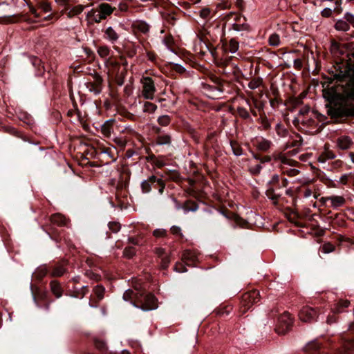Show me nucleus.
I'll return each instance as SVG.
<instances>
[{
	"label": "nucleus",
	"mask_w": 354,
	"mask_h": 354,
	"mask_svg": "<svg viewBox=\"0 0 354 354\" xmlns=\"http://www.w3.org/2000/svg\"><path fill=\"white\" fill-rule=\"evenodd\" d=\"M29 151L32 154L34 157L37 158L41 157L43 156V154L45 152V149L42 147L34 145L30 147V148L29 149Z\"/></svg>",
	"instance_id": "38"
},
{
	"label": "nucleus",
	"mask_w": 354,
	"mask_h": 354,
	"mask_svg": "<svg viewBox=\"0 0 354 354\" xmlns=\"http://www.w3.org/2000/svg\"><path fill=\"white\" fill-rule=\"evenodd\" d=\"M247 289V291L245 290V308H250L252 304L259 301V292L254 288Z\"/></svg>",
	"instance_id": "15"
},
{
	"label": "nucleus",
	"mask_w": 354,
	"mask_h": 354,
	"mask_svg": "<svg viewBox=\"0 0 354 354\" xmlns=\"http://www.w3.org/2000/svg\"><path fill=\"white\" fill-rule=\"evenodd\" d=\"M182 260L188 266H194L198 261L196 254L190 250H186L182 255Z\"/></svg>",
	"instance_id": "20"
},
{
	"label": "nucleus",
	"mask_w": 354,
	"mask_h": 354,
	"mask_svg": "<svg viewBox=\"0 0 354 354\" xmlns=\"http://www.w3.org/2000/svg\"><path fill=\"white\" fill-rule=\"evenodd\" d=\"M230 146L235 156H241L243 153L241 145L238 141L230 140Z\"/></svg>",
	"instance_id": "36"
},
{
	"label": "nucleus",
	"mask_w": 354,
	"mask_h": 354,
	"mask_svg": "<svg viewBox=\"0 0 354 354\" xmlns=\"http://www.w3.org/2000/svg\"><path fill=\"white\" fill-rule=\"evenodd\" d=\"M183 207L185 212H196L198 209V205L193 201L188 200L184 203Z\"/></svg>",
	"instance_id": "39"
},
{
	"label": "nucleus",
	"mask_w": 354,
	"mask_h": 354,
	"mask_svg": "<svg viewBox=\"0 0 354 354\" xmlns=\"http://www.w3.org/2000/svg\"><path fill=\"white\" fill-rule=\"evenodd\" d=\"M252 142L254 147L261 151H268L272 145V142L270 140H268L262 137L255 138L252 140Z\"/></svg>",
	"instance_id": "18"
},
{
	"label": "nucleus",
	"mask_w": 354,
	"mask_h": 354,
	"mask_svg": "<svg viewBox=\"0 0 354 354\" xmlns=\"http://www.w3.org/2000/svg\"><path fill=\"white\" fill-rule=\"evenodd\" d=\"M293 324V319L289 313H283L279 318V325L276 330L279 334H284L290 330Z\"/></svg>",
	"instance_id": "9"
},
{
	"label": "nucleus",
	"mask_w": 354,
	"mask_h": 354,
	"mask_svg": "<svg viewBox=\"0 0 354 354\" xmlns=\"http://www.w3.org/2000/svg\"><path fill=\"white\" fill-rule=\"evenodd\" d=\"M156 174L160 176L152 175L147 180H145L141 183V189L143 193H149L151 191L152 187L158 189L160 194H162L165 188V183L162 179V175L160 172H156Z\"/></svg>",
	"instance_id": "5"
},
{
	"label": "nucleus",
	"mask_w": 354,
	"mask_h": 354,
	"mask_svg": "<svg viewBox=\"0 0 354 354\" xmlns=\"http://www.w3.org/2000/svg\"><path fill=\"white\" fill-rule=\"evenodd\" d=\"M314 111V110H310L308 106H304L300 109L297 116H301V118H304L311 113V112Z\"/></svg>",
	"instance_id": "57"
},
{
	"label": "nucleus",
	"mask_w": 354,
	"mask_h": 354,
	"mask_svg": "<svg viewBox=\"0 0 354 354\" xmlns=\"http://www.w3.org/2000/svg\"><path fill=\"white\" fill-rule=\"evenodd\" d=\"M344 19L348 24H354V15L353 14L349 12L346 13L344 15Z\"/></svg>",
	"instance_id": "64"
},
{
	"label": "nucleus",
	"mask_w": 354,
	"mask_h": 354,
	"mask_svg": "<svg viewBox=\"0 0 354 354\" xmlns=\"http://www.w3.org/2000/svg\"><path fill=\"white\" fill-rule=\"evenodd\" d=\"M31 62L33 66L37 68L36 75L37 76L42 75L45 72V68L41 60L37 57H34L31 59Z\"/></svg>",
	"instance_id": "30"
},
{
	"label": "nucleus",
	"mask_w": 354,
	"mask_h": 354,
	"mask_svg": "<svg viewBox=\"0 0 354 354\" xmlns=\"http://www.w3.org/2000/svg\"><path fill=\"white\" fill-rule=\"evenodd\" d=\"M281 171L283 174H285L290 177L296 176L299 174V170L295 168L288 169L281 167Z\"/></svg>",
	"instance_id": "55"
},
{
	"label": "nucleus",
	"mask_w": 354,
	"mask_h": 354,
	"mask_svg": "<svg viewBox=\"0 0 354 354\" xmlns=\"http://www.w3.org/2000/svg\"><path fill=\"white\" fill-rule=\"evenodd\" d=\"M97 8L100 12L101 15L105 17V19H106L108 16L111 15L116 9L115 7H112L107 3H102L99 4Z\"/></svg>",
	"instance_id": "25"
},
{
	"label": "nucleus",
	"mask_w": 354,
	"mask_h": 354,
	"mask_svg": "<svg viewBox=\"0 0 354 354\" xmlns=\"http://www.w3.org/2000/svg\"><path fill=\"white\" fill-rule=\"evenodd\" d=\"M66 262L53 261L38 267L32 274V277L41 281L47 275L52 277H59L66 272Z\"/></svg>",
	"instance_id": "3"
},
{
	"label": "nucleus",
	"mask_w": 354,
	"mask_h": 354,
	"mask_svg": "<svg viewBox=\"0 0 354 354\" xmlns=\"http://www.w3.org/2000/svg\"><path fill=\"white\" fill-rule=\"evenodd\" d=\"M262 83V80L259 77H257L250 81L248 84V86L251 89H255L258 88Z\"/></svg>",
	"instance_id": "58"
},
{
	"label": "nucleus",
	"mask_w": 354,
	"mask_h": 354,
	"mask_svg": "<svg viewBox=\"0 0 354 354\" xmlns=\"http://www.w3.org/2000/svg\"><path fill=\"white\" fill-rule=\"evenodd\" d=\"M335 28L337 30L347 31L348 30L350 26L346 21L339 19L336 22Z\"/></svg>",
	"instance_id": "42"
},
{
	"label": "nucleus",
	"mask_w": 354,
	"mask_h": 354,
	"mask_svg": "<svg viewBox=\"0 0 354 354\" xmlns=\"http://www.w3.org/2000/svg\"><path fill=\"white\" fill-rule=\"evenodd\" d=\"M158 123L162 127H166L171 122V118L167 115H161L158 118Z\"/></svg>",
	"instance_id": "50"
},
{
	"label": "nucleus",
	"mask_w": 354,
	"mask_h": 354,
	"mask_svg": "<svg viewBox=\"0 0 354 354\" xmlns=\"http://www.w3.org/2000/svg\"><path fill=\"white\" fill-rule=\"evenodd\" d=\"M97 53L102 58L106 57L110 53V48L106 46H101L97 48Z\"/></svg>",
	"instance_id": "48"
},
{
	"label": "nucleus",
	"mask_w": 354,
	"mask_h": 354,
	"mask_svg": "<svg viewBox=\"0 0 354 354\" xmlns=\"http://www.w3.org/2000/svg\"><path fill=\"white\" fill-rule=\"evenodd\" d=\"M349 305L350 301L348 300L341 299L335 305L333 312L334 313H339L342 312L343 308L348 307Z\"/></svg>",
	"instance_id": "34"
},
{
	"label": "nucleus",
	"mask_w": 354,
	"mask_h": 354,
	"mask_svg": "<svg viewBox=\"0 0 354 354\" xmlns=\"http://www.w3.org/2000/svg\"><path fill=\"white\" fill-rule=\"evenodd\" d=\"M114 120H109L106 121L101 127V131L102 134L106 137L109 138L111 135L112 131H113V124L115 123Z\"/></svg>",
	"instance_id": "27"
},
{
	"label": "nucleus",
	"mask_w": 354,
	"mask_h": 354,
	"mask_svg": "<svg viewBox=\"0 0 354 354\" xmlns=\"http://www.w3.org/2000/svg\"><path fill=\"white\" fill-rule=\"evenodd\" d=\"M242 15L239 12H231L230 20L233 21L232 24V29L235 31H242L243 30V22H241Z\"/></svg>",
	"instance_id": "19"
},
{
	"label": "nucleus",
	"mask_w": 354,
	"mask_h": 354,
	"mask_svg": "<svg viewBox=\"0 0 354 354\" xmlns=\"http://www.w3.org/2000/svg\"><path fill=\"white\" fill-rule=\"evenodd\" d=\"M93 292L94 296H91V298L90 300V303L93 301L97 304L100 301H101L104 298L105 288L102 285H97L93 288Z\"/></svg>",
	"instance_id": "21"
},
{
	"label": "nucleus",
	"mask_w": 354,
	"mask_h": 354,
	"mask_svg": "<svg viewBox=\"0 0 354 354\" xmlns=\"http://www.w3.org/2000/svg\"><path fill=\"white\" fill-rule=\"evenodd\" d=\"M319 348V344L317 341H312L304 347L301 354H317Z\"/></svg>",
	"instance_id": "23"
},
{
	"label": "nucleus",
	"mask_w": 354,
	"mask_h": 354,
	"mask_svg": "<svg viewBox=\"0 0 354 354\" xmlns=\"http://www.w3.org/2000/svg\"><path fill=\"white\" fill-rule=\"evenodd\" d=\"M131 289L127 290L123 294V299L129 301L134 306L147 311L156 309L157 306V299L151 292H147L145 284L139 280L132 281Z\"/></svg>",
	"instance_id": "2"
},
{
	"label": "nucleus",
	"mask_w": 354,
	"mask_h": 354,
	"mask_svg": "<svg viewBox=\"0 0 354 354\" xmlns=\"http://www.w3.org/2000/svg\"><path fill=\"white\" fill-rule=\"evenodd\" d=\"M297 139L292 140L291 142H290L287 147H299L303 144V140L301 138L300 136H297Z\"/></svg>",
	"instance_id": "60"
},
{
	"label": "nucleus",
	"mask_w": 354,
	"mask_h": 354,
	"mask_svg": "<svg viewBox=\"0 0 354 354\" xmlns=\"http://www.w3.org/2000/svg\"><path fill=\"white\" fill-rule=\"evenodd\" d=\"M335 158V153L329 148L328 145L326 144L324 147L323 151L320 153L317 158V161L319 163H325L326 161L333 160Z\"/></svg>",
	"instance_id": "17"
},
{
	"label": "nucleus",
	"mask_w": 354,
	"mask_h": 354,
	"mask_svg": "<svg viewBox=\"0 0 354 354\" xmlns=\"http://www.w3.org/2000/svg\"><path fill=\"white\" fill-rule=\"evenodd\" d=\"M42 229L49 235L50 239L56 242H59L63 237V230L59 229V227L55 225L46 224L42 226Z\"/></svg>",
	"instance_id": "13"
},
{
	"label": "nucleus",
	"mask_w": 354,
	"mask_h": 354,
	"mask_svg": "<svg viewBox=\"0 0 354 354\" xmlns=\"http://www.w3.org/2000/svg\"><path fill=\"white\" fill-rule=\"evenodd\" d=\"M153 235L156 237H165L167 236V231L164 229H156L153 232Z\"/></svg>",
	"instance_id": "61"
},
{
	"label": "nucleus",
	"mask_w": 354,
	"mask_h": 354,
	"mask_svg": "<svg viewBox=\"0 0 354 354\" xmlns=\"http://www.w3.org/2000/svg\"><path fill=\"white\" fill-rule=\"evenodd\" d=\"M109 230L113 233H116L120 231L121 228V225L118 222L111 221L108 224Z\"/></svg>",
	"instance_id": "56"
},
{
	"label": "nucleus",
	"mask_w": 354,
	"mask_h": 354,
	"mask_svg": "<svg viewBox=\"0 0 354 354\" xmlns=\"http://www.w3.org/2000/svg\"><path fill=\"white\" fill-rule=\"evenodd\" d=\"M170 232L172 234L176 236L180 241H183L184 239V235L182 234L181 229L180 227L173 225L170 228Z\"/></svg>",
	"instance_id": "46"
},
{
	"label": "nucleus",
	"mask_w": 354,
	"mask_h": 354,
	"mask_svg": "<svg viewBox=\"0 0 354 354\" xmlns=\"http://www.w3.org/2000/svg\"><path fill=\"white\" fill-rule=\"evenodd\" d=\"M89 292V288L88 286H82L80 290H75L73 294L72 295L74 297H84L86 294Z\"/></svg>",
	"instance_id": "45"
},
{
	"label": "nucleus",
	"mask_w": 354,
	"mask_h": 354,
	"mask_svg": "<svg viewBox=\"0 0 354 354\" xmlns=\"http://www.w3.org/2000/svg\"><path fill=\"white\" fill-rule=\"evenodd\" d=\"M37 7L42 12H48L52 10L51 4L46 0H40L37 3Z\"/></svg>",
	"instance_id": "35"
},
{
	"label": "nucleus",
	"mask_w": 354,
	"mask_h": 354,
	"mask_svg": "<svg viewBox=\"0 0 354 354\" xmlns=\"http://www.w3.org/2000/svg\"><path fill=\"white\" fill-rule=\"evenodd\" d=\"M266 196L268 198L272 200L274 203H277L281 195L277 194L274 189H269L266 191Z\"/></svg>",
	"instance_id": "44"
},
{
	"label": "nucleus",
	"mask_w": 354,
	"mask_h": 354,
	"mask_svg": "<svg viewBox=\"0 0 354 354\" xmlns=\"http://www.w3.org/2000/svg\"><path fill=\"white\" fill-rule=\"evenodd\" d=\"M209 80L216 85L215 86L216 89L218 91L223 90V80L222 79L215 75L212 74L209 76Z\"/></svg>",
	"instance_id": "41"
},
{
	"label": "nucleus",
	"mask_w": 354,
	"mask_h": 354,
	"mask_svg": "<svg viewBox=\"0 0 354 354\" xmlns=\"http://www.w3.org/2000/svg\"><path fill=\"white\" fill-rule=\"evenodd\" d=\"M94 81L92 82H88L86 84V88L91 91L94 93L95 95L100 94L102 90V77L97 73H95L93 75Z\"/></svg>",
	"instance_id": "16"
},
{
	"label": "nucleus",
	"mask_w": 354,
	"mask_h": 354,
	"mask_svg": "<svg viewBox=\"0 0 354 354\" xmlns=\"http://www.w3.org/2000/svg\"><path fill=\"white\" fill-rule=\"evenodd\" d=\"M93 12V20L95 23H100L102 20L105 19V17L101 15L100 12L97 8L92 9Z\"/></svg>",
	"instance_id": "53"
},
{
	"label": "nucleus",
	"mask_w": 354,
	"mask_h": 354,
	"mask_svg": "<svg viewBox=\"0 0 354 354\" xmlns=\"http://www.w3.org/2000/svg\"><path fill=\"white\" fill-rule=\"evenodd\" d=\"M87 276L92 280H94L95 281H99L101 280V276L97 273H95L92 271L87 272H86Z\"/></svg>",
	"instance_id": "63"
},
{
	"label": "nucleus",
	"mask_w": 354,
	"mask_h": 354,
	"mask_svg": "<svg viewBox=\"0 0 354 354\" xmlns=\"http://www.w3.org/2000/svg\"><path fill=\"white\" fill-rule=\"evenodd\" d=\"M353 142L351 138L347 136H342L337 138V146L339 149L346 150L348 149Z\"/></svg>",
	"instance_id": "22"
},
{
	"label": "nucleus",
	"mask_w": 354,
	"mask_h": 354,
	"mask_svg": "<svg viewBox=\"0 0 354 354\" xmlns=\"http://www.w3.org/2000/svg\"><path fill=\"white\" fill-rule=\"evenodd\" d=\"M320 202L326 204L327 202L330 203V207L333 209H337L342 207L346 203V198L343 196L332 195L330 196L322 197Z\"/></svg>",
	"instance_id": "12"
},
{
	"label": "nucleus",
	"mask_w": 354,
	"mask_h": 354,
	"mask_svg": "<svg viewBox=\"0 0 354 354\" xmlns=\"http://www.w3.org/2000/svg\"><path fill=\"white\" fill-rule=\"evenodd\" d=\"M30 290L34 301L37 306L48 310L50 300L46 290L41 289L36 285L30 283Z\"/></svg>",
	"instance_id": "6"
},
{
	"label": "nucleus",
	"mask_w": 354,
	"mask_h": 354,
	"mask_svg": "<svg viewBox=\"0 0 354 354\" xmlns=\"http://www.w3.org/2000/svg\"><path fill=\"white\" fill-rule=\"evenodd\" d=\"M57 227L65 226L67 224L66 218L59 214H53L50 218V223Z\"/></svg>",
	"instance_id": "24"
},
{
	"label": "nucleus",
	"mask_w": 354,
	"mask_h": 354,
	"mask_svg": "<svg viewBox=\"0 0 354 354\" xmlns=\"http://www.w3.org/2000/svg\"><path fill=\"white\" fill-rule=\"evenodd\" d=\"M298 152L297 149L292 151L291 152H288L287 153H279L274 156V160L280 164V168H287L286 166L297 167L299 165V162L293 159H292L289 153H291L292 155L296 154Z\"/></svg>",
	"instance_id": "7"
},
{
	"label": "nucleus",
	"mask_w": 354,
	"mask_h": 354,
	"mask_svg": "<svg viewBox=\"0 0 354 354\" xmlns=\"http://www.w3.org/2000/svg\"><path fill=\"white\" fill-rule=\"evenodd\" d=\"M319 115L317 111H314L304 118L297 116L295 122L301 124L304 127H315L317 124V120H319Z\"/></svg>",
	"instance_id": "11"
},
{
	"label": "nucleus",
	"mask_w": 354,
	"mask_h": 354,
	"mask_svg": "<svg viewBox=\"0 0 354 354\" xmlns=\"http://www.w3.org/2000/svg\"><path fill=\"white\" fill-rule=\"evenodd\" d=\"M269 44L272 46H278L280 44V38L279 35L276 33L272 34L268 39Z\"/></svg>",
	"instance_id": "49"
},
{
	"label": "nucleus",
	"mask_w": 354,
	"mask_h": 354,
	"mask_svg": "<svg viewBox=\"0 0 354 354\" xmlns=\"http://www.w3.org/2000/svg\"><path fill=\"white\" fill-rule=\"evenodd\" d=\"M156 109L157 106L155 104L149 102H146L144 104L143 110L145 112L152 113L156 110Z\"/></svg>",
	"instance_id": "54"
},
{
	"label": "nucleus",
	"mask_w": 354,
	"mask_h": 354,
	"mask_svg": "<svg viewBox=\"0 0 354 354\" xmlns=\"http://www.w3.org/2000/svg\"><path fill=\"white\" fill-rule=\"evenodd\" d=\"M142 86V95L145 99L153 100L156 88L154 86V82L150 77H144L141 80Z\"/></svg>",
	"instance_id": "8"
},
{
	"label": "nucleus",
	"mask_w": 354,
	"mask_h": 354,
	"mask_svg": "<svg viewBox=\"0 0 354 354\" xmlns=\"http://www.w3.org/2000/svg\"><path fill=\"white\" fill-rule=\"evenodd\" d=\"M163 43L166 46L171 48V46L174 44V39L173 36L171 34L165 36L163 39Z\"/></svg>",
	"instance_id": "59"
},
{
	"label": "nucleus",
	"mask_w": 354,
	"mask_h": 354,
	"mask_svg": "<svg viewBox=\"0 0 354 354\" xmlns=\"http://www.w3.org/2000/svg\"><path fill=\"white\" fill-rule=\"evenodd\" d=\"M84 10V6L82 5H78L72 8V9L68 12V17H73L75 15H80L82 12Z\"/></svg>",
	"instance_id": "47"
},
{
	"label": "nucleus",
	"mask_w": 354,
	"mask_h": 354,
	"mask_svg": "<svg viewBox=\"0 0 354 354\" xmlns=\"http://www.w3.org/2000/svg\"><path fill=\"white\" fill-rule=\"evenodd\" d=\"M133 28L143 34H147L149 31L150 26L144 21H136L133 24Z\"/></svg>",
	"instance_id": "32"
},
{
	"label": "nucleus",
	"mask_w": 354,
	"mask_h": 354,
	"mask_svg": "<svg viewBox=\"0 0 354 354\" xmlns=\"http://www.w3.org/2000/svg\"><path fill=\"white\" fill-rule=\"evenodd\" d=\"M93 344L100 354L108 353V347L104 341L98 338H94L93 339Z\"/></svg>",
	"instance_id": "28"
},
{
	"label": "nucleus",
	"mask_w": 354,
	"mask_h": 354,
	"mask_svg": "<svg viewBox=\"0 0 354 354\" xmlns=\"http://www.w3.org/2000/svg\"><path fill=\"white\" fill-rule=\"evenodd\" d=\"M124 256L128 259H131L136 254V249L133 246L126 247L123 251Z\"/></svg>",
	"instance_id": "52"
},
{
	"label": "nucleus",
	"mask_w": 354,
	"mask_h": 354,
	"mask_svg": "<svg viewBox=\"0 0 354 354\" xmlns=\"http://www.w3.org/2000/svg\"><path fill=\"white\" fill-rule=\"evenodd\" d=\"M225 51H229L232 53H236L239 47V43L236 38H232L229 43L223 44Z\"/></svg>",
	"instance_id": "31"
},
{
	"label": "nucleus",
	"mask_w": 354,
	"mask_h": 354,
	"mask_svg": "<svg viewBox=\"0 0 354 354\" xmlns=\"http://www.w3.org/2000/svg\"><path fill=\"white\" fill-rule=\"evenodd\" d=\"M171 68L180 74H183L186 71L183 66L178 64H171Z\"/></svg>",
	"instance_id": "62"
},
{
	"label": "nucleus",
	"mask_w": 354,
	"mask_h": 354,
	"mask_svg": "<svg viewBox=\"0 0 354 354\" xmlns=\"http://www.w3.org/2000/svg\"><path fill=\"white\" fill-rule=\"evenodd\" d=\"M105 38L109 39L111 43L115 42L118 39V33L112 27L107 28L104 31Z\"/></svg>",
	"instance_id": "33"
},
{
	"label": "nucleus",
	"mask_w": 354,
	"mask_h": 354,
	"mask_svg": "<svg viewBox=\"0 0 354 354\" xmlns=\"http://www.w3.org/2000/svg\"><path fill=\"white\" fill-rule=\"evenodd\" d=\"M50 288L52 293L57 297L59 298L63 295V288L60 283L57 280H52L50 283Z\"/></svg>",
	"instance_id": "26"
},
{
	"label": "nucleus",
	"mask_w": 354,
	"mask_h": 354,
	"mask_svg": "<svg viewBox=\"0 0 354 354\" xmlns=\"http://www.w3.org/2000/svg\"><path fill=\"white\" fill-rule=\"evenodd\" d=\"M317 312L310 306H304L299 313V319L303 322H310L315 319Z\"/></svg>",
	"instance_id": "14"
},
{
	"label": "nucleus",
	"mask_w": 354,
	"mask_h": 354,
	"mask_svg": "<svg viewBox=\"0 0 354 354\" xmlns=\"http://www.w3.org/2000/svg\"><path fill=\"white\" fill-rule=\"evenodd\" d=\"M231 310H232V307L230 306H221L218 308H216L214 310V313L217 316L225 317V315H229Z\"/></svg>",
	"instance_id": "37"
},
{
	"label": "nucleus",
	"mask_w": 354,
	"mask_h": 354,
	"mask_svg": "<svg viewBox=\"0 0 354 354\" xmlns=\"http://www.w3.org/2000/svg\"><path fill=\"white\" fill-rule=\"evenodd\" d=\"M19 118L28 126H31L34 123L32 117L28 113H21Z\"/></svg>",
	"instance_id": "43"
},
{
	"label": "nucleus",
	"mask_w": 354,
	"mask_h": 354,
	"mask_svg": "<svg viewBox=\"0 0 354 354\" xmlns=\"http://www.w3.org/2000/svg\"><path fill=\"white\" fill-rule=\"evenodd\" d=\"M171 142V136L168 134L158 135L156 138V143L160 145H169Z\"/></svg>",
	"instance_id": "40"
},
{
	"label": "nucleus",
	"mask_w": 354,
	"mask_h": 354,
	"mask_svg": "<svg viewBox=\"0 0 354 354\" xmlns=\"http://www.w3.org/2000/svg\"><path fill=\"white\" fill-rule=\"evenodd\" d=\"M214 49L211 50V53L216 62V64L220 67H225L227 65L231 66L232 73L233 74L234 80H236L237 82H239L241 85L243 86V74L240 67V66H243L242 60H240L239 58L234 56H231L227 59H225V60L222 59L217 60L214 55Z\"/></svg>",
	"instance_id": "4"
},
{
	"label": "nucleus",
	"mask_w": 354,
	"mask_h": 354,
	"mask_svg": "<svg viewBox=\"0 0 354 354\" xmlns=\"http://www.w3.org/2000/svg\"><path fill=\"white\" fill-rule=\"evenodd\" d=\"M162 17L171 26H174L175 24V22L177 19L174 14L169 12L164 13L162 15Z\"/></svg>",
	"instance_id": "51"
},
{
	"label": "nucleus",
	"mask_w": 354,
	"mask_h": 354,
	"mask_svg": "<svg viewBox=\"0 0 354 354\" xmlns=\"http://www.w3.org/2000/svg\"><path fill=\"white\" fill-rule=\"evenodd\" d=\"M155 254L157 256V263L161 270H165L168 268L171 258L170 255L167 252L166 250L162 248H156Z\"/></svg>",
	"instance_id": "10"
},
{
	"label": "nucleus",
	"mask_w": 354,
	"mask_h": 354,
	"mask_svg": "<svg viewBox=\"0 0 354 354\" xmlns=\"http://www.w3.org/2000/svg\"><path fill=\"white\" fill-rule=\"evenodd\" d=\"M346 62L337 64L334 80L339 82L336 95L339 102L328 109L331 118L354 116V54Z\"/></svg>",
	"instance_id": "1"
},
{
	"label": "nucleus",
	"mask_w": 354,
	"mask_h": 354,
	"mask_svg": "<svg viewBox=\"0 0 354 354\" xmlns=\"http://www.w3.org/2000/svg\"><path fill=\"white\" fill-rule=\"evenodd\" d=\"M354 351V339L344 342L342 349L338 351L335 354H353Z\"/></svg>",
	"instance_id": "29"
}]
</instances>
